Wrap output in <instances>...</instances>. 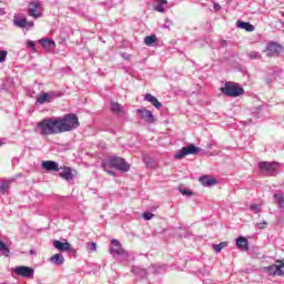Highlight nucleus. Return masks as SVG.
<instances>
[{"label":"nucleus","mask_w":284,"mask_h":284,"mask_svg":"<svg viewBox=\"0 0 284 284\" xmlns=\"http://www.w3.org/2000/svg\"><path fill=\"white\" fill-rule=\"evenodd\" d=\"M27 45H28L29 48H31L32 50H37V49L34 48V41H32V40H29V41L27 42Z\"/></svg>","instance_id":"a19ab883"},{"label":"nucleus","mask_w":284,"mask_h":284,"mask_svg":"<svg viewBox=\"0 0 284 284\" xmlns=\"http://www.w3.org/2000/svg\"><path fill=\"white\" fill-rule=\"evenodd\" d=\"M3 194H10V182L3 181L0 184V196Z\"/></svg>","instance_id":"a878e982"},{"label":"nucleus","mask_w":284,"mask_h":284,"mask_svg":"<svg viewBox=\"0 0 284 284\" xmlns=\"http://www.w3.org/2000/svg\"><path fill=\"white\" fill-rule=\"evenodd\" d=\"M89 252H97V243H88Z\"/></svg>","instance_id":"e433bc0d"},{"label":"nucleus","mask_w":284,"mask_h":284,"mask_svg":"<svg viewBox=\"0 0 284 284\" xmlns=\"http://www.w3.org/2000/svg\"><path fill=\"white\" fill-rule=\"evenodd\" d=\"M12 272L17 274V276H22V278H34V268L29 266H17L12 268Z\"/></svg>","instance_id":"1a4fd4ad"},{"label":"nucleus","mask_w":284,"mask_h":284,"mask_svg":"<svg viewBox=\"0 0 284 284\" xmlns=\"http://www.w3.org/2000/svg\"><path fill=\"white\" fill-rule=\"evenodd\" d=\"M136 114H140L141 119H143V121H145V123H155L156 122V118H154V114L152 113V111H150L145 108L138 109Z\"/></svg>","instance_id":"9d476101"},{"label":"nucleus","mask_w":284,"mask_h":284,"mask_svg":"<svg viewBox=\"0 0 284 284\" xmlns=\"http://www.w3.org/2000/svg\"><path fill=\"white\" fill-rule=\"evenodd\" d=\"M112 245H114V247H110V253L111 254H116V256H123V254H125V250H123V247H121V242H119L118 240H111Z\"/></svg>","instance_id":"f8f14e48"},{"label":"nucleus","mask_w":284,"mask_h":284,"mask_svg":"<svg viewBox=\"0 0 284 284\" xmlns=\"http://www.w3.org/2000/svg\"><path fill=\"white\" fill-rule=\"evenodd\" d=\"M1 145H3V142L0 140V148H1Z\"/></svg>","instance_id":"a18cd8bd"},{"label":"nucleus","mask_w":284,"mask_h":284,"mask_svg":"<svg viewBox=\"0 0 284 284\" xmlns=\"http://www.w3.org/2000/svg\"><path fill=\"white\" fill-rule=\"evenodd\" d=\"M29 253L31 254V256H33V254H37L34 250H31Z\"/></svg>","instance_id":"c03bdc74"},{"label":"nucleus","mask_w":284,"mask_h":284,"mask_svg":"<svg viewBox=\"0 0 284 284\" xmlns=\"http://www.w3.org/2000/svg\"><path fill=\"white\" fill-rule=\"evenodd\" d=\"M102 168L104 172H108L110 176H114V171L110 170V168H114L115 170H119L120 172H129L130 171V164L125 162V159L112 155L108 160L103 161Z\"/></svg>","instance_id":"f03ea898"},{"label":"nucleus","mask_w":284,"mask_h":284,"mask_svg":"<svg viewBox=\"0 0 284 284\" xmlns=\"http://www.w3.org/2000/svg\"><path fill=\"white\" fill-rule=\"evenodd\" d=\"M258 168L262 172H265L267 176H276L278 163L276 162H260Z\"/></svg>","instance_id":"423d86ee"},{"label":"nucleus","mask_w":284,"mask_h":284,"mask_svg":"<svg viewBox=\"0 0 284 284\" xmlns=\"http://www.w3.org/2000/svg\"><path fill=\"white\" fill-rule=\"evenodd\" d=\"M209 150H212V144L209 145Z\"/></svg>","instance_id":"49530a36"},{"label":"nucleus","mask_w":284,"mask_h":284,"mask_svg":"<svg viewBox=\"0 0 284 284\" xmlns=\"http://www.w3.org/2000/svg\"><path fill=\"white\" fill-rule=\"evenodd\" d=\"M0 256H10V247H8V245L0 240Z\"/></svg>","instance_id":"393cba45"},{"label":"nucleus","mask_w":284,"mask_h":284,"mask_svg":"<svg viewBox=\"0 0 284 284\" xmlns=\"http://www.w3.org/2000/svg\"><path fill=\"white\" fill-rule=\"evenodd\" d=\"M264 52L266 57H281L282 52H284V47L278 42L271 41L266 44Z\"/></svg>","instance_id":"39448f33"},{"label":"nucleus","mask_w":284,"mask_h":284,"mask_svg":"<svg viewBox=\"0 0 284 284\" xmlns=\"http://www.w3.org/2000/svg\"><path fill=\"white\" fill-rule=\"evenodd\" d=\"M200 274H202V276H209L210 267L205 266L204 268L200 270Z\"/></svg>","instance_id":"4c0bfd02"},{"label":"nucleus","mask_w":284,"mask_h":284,"mask_svg":"<svg viewBox=\"0 0 284 284\" xmlns=\"http://www.w3.org/2000/svg\"><path fill=\"white\" fill-rule=\"evenodd\" d=\"M277 263V274L278 276H284V263L283 261H278Z\"/></svg>","instance_id":"2f4dec72"},{"label":"nucleus","mask_w":284,"mask_h":284,"mask_svg":"<svg viewBox=\"0 0 284 284\" xmlns=\"http://www.w3.org/2000/svg\"><path fill=\"white\" fill-rule=\"evenodd\" d=\"M236 26L237 28H240V30H246V32H254V24H251L250 22H243L241 20H237Z\"/></svg>","instance_id":"aec40b11"},{"label":"nucleus","mask_w":284,"mask_h":284,"mask_svg":"<svg viewBox=\"0 0 284 284\" xmlns=\"http://www.w3.org/2000/svg\"><path fill=\"white\" fill-rule=\"evenodd\" d=\"M111 111L113 114H125L123 106L116 102H111Z\"/></svg>","instance_id":"5701e85b"},{"label":"nucleus","mask_w":284,"mask_h":284,"mask_svg":"<svg viewBox=\"0 0 284 284\" xmlns=\"http://www.w3.org/2000/svg\"><path fill=\"white\" fill-rule=\"evenodd\" d=\"M81 123L79 116L74 113L64 114L63 116L45 118L37 123L36 132L41 136H50L52 134H63L77 130Z\"/></svg>","instance_id":"f257e3e1"},{"label":"nucleus","mask_w":284,"mask_h":284,"mask_svg":"<svg viewBox=\"0 0 284 284\" xmlns=\"http://www.w3.org/2000/svg\"><path fill=\"white\" fill-rule=\"evenodd\" d=\"M7 57H8V51L1 50L0 51V63H3V61H6V59H7Z\"/></svg>","instance_id":"72a5a7b5"},{"label":"nucleus","mask_w":284,"mask_h":284,"mask_svg":"<svg viewBox=\"0 0 284 284\" xmlns=\"http://www.w3.org/2000/svg\"><path fill=\"white\" fill-rule=\"evenodd\" d=\"M50 262L53 263V265H63L65 257H63V254L58 253L50 257Z\"/></svg>","instance_id":"412c9836"},{"label":"nucleus","mask_w":284,"mask_h":284,"mask_svg":"<svg viewBox=\"0 0 284 284\" xmlns=\"http://www.w3.org/2000/svg\"><path fill=\"white\" fill-rule=\"evenodd\" d=\"M145 45H154V43H159V38L155 34L148 36L144 38Z\"/></svg>","instance_id":"cd10ccee"},{"label":"nucleus","mask_w":284,"mask_h":284,"mask_svg":"<svg viewBox=\"0 0 284 284\" xmlns=\"http://www.w3.org/2000/svg\"><path fill=\"white\" fill-rule=\"evenodd\" d=\"M13 26L17 28H26L27 30H30V28H34V22L28 21L26 18H14Z\"/></svg>","instance_id":"9b49d317"},{"label":"nucleus","mask_w":284,"mask_h":284,"mask_svg":"<svg viewBox=\"0 0 284 284\" xmlns=\"http://www.w3.org/2000/svg\"><path fill=\"white\" fill-rule=\"evenodd\" d=\"M142 216H143L144 221H152V219H154V213L144 212Z\"/></svg>","instance_id":"473e14b6"},{"label":"nucleus","mask_w":284,"mask_h":284,"mask_svg":"<svg viewBox=\"0 0 284 284\" xmlns=\"http://www.w3.org/2000/svg\"><path fill=\"white\" fill-rule=\"evenodd\" d=\"M200 183L203 185V187H212L219 183L216 179L210 178V175H203L199 179Z\"/></svg>","instance_id":"ddd939ff"},{"label":"nucleus","mask_w":284,"mask_h":284,"mask_svg":"<svg viewBox=\"0 0 284 284\" xmlns=\"http://www.w3.org/2000/svg\"><path fill=\"white\" fill-rule=\"evenodd\" d=\"M265 225H267V222L265 221L257 223V230H265Z\"/></svg>","instance_id":"ea45409f"},{"label":"nucleus","mask_w":284,"mask_h":284,"mask_svg":"<svg viewBox=\"0 0 284 284\" xmlns=\"http://www.w3.org/2000/svg\"><path fill=\"white\" fill-rule=\"evenodd\" d=\"M267 272L273 276H278V264L267 266Z\"/></svg>","instance_id":"c85d7f7f"},{"label":"nucleus","mask_w":284,"mask_h":284,"mask_svg":"<svg viewBox=\"0 0 284 284\" xmlns=\"http://www.w3.org/2000/svg\"><path fill=\"white\" fill-rule=\"evenodd\" d=\"M222 94L225 97H231L232 99H236V97H241L245 92L243 87L235 82H225L224 87L221 88Z\"/></svg>","instance_id":"20e7f679"},{"label":"nucleus","mask_w":284,"mask_h":284,"mask_svg":"<svg viewBox=\"0 0 284 284\" xmlns=\"http://www.w3.org/2000/svg\"><path fill=\"white\" fill-rule=\"evenodd\" d=\"M60 176L64 181H74V174H72V169L70 168L62 169V171L60 172Z\"/></svg>","instance_id":"6ab92c4d"},{"label":"nucleus","mask_w":284,"mask_h":284,"mask_svg":"<svg viewBox=\"0 0 284 284\" xmlns=\"http://www.w3.org/2000/svg\"><path fill=\"white\" fill-rule=\"evenodd\" d=\"M40 45H42V48H44V50H47L48 52H52V50L57 48V43L54 42V40L50 39H41Z\"/></svg>","instance_id":"f3484780"},{"label":"nucleus","mask_w":284,"mask_h":284,"mask_svg":"<svg viewBox=\"0 0 284 284\" xmlns=\"http://www.w3.org/2000/svg\"><path fill=\"white\" fill-rule=\"evenodd\" d=\"M53 247H55V250H59V252H67L68 250H70V242H61L59 240H54Z\"/></svg>","instance_id":"a211bd4d"},{"label":"nucleus","mask_w":284,"mask_h":284,"mask_svg":"<svg viewBox=\"0 0 284 284\" xmlns=\"http://www.w3.org/2000/svg\"><path fill=\"white\" fill-rule=\"evenodd\" d=\"M236 245L239 250H243L244 252H247V250H250L247 239L245 237L236 239Z\"/></svg>","instance_id":"4be33fe9"},{"label":"nucleus","mask_w":284,"mask_h":284,"mask_svg":"<svg viewBox=\"0 0 284 284\" xmlns=\"http://www.w3.org/2000/svg\"><path fill=\"white\" fill-rule=\"evenodd\" d=\"M274 201L280 210H284V195L283 193H275Z\"/></svg>","instance_id":"b1692460"},{"label":"nucleus","mask_w":284,"mask_h":284,"mask_svg":"<svg viewBox=\"0 0 284 284\" xmlns=\"http://www.w3.org/2000/svg\"><path fill=\"white\" fill-rule=\"evenodd\" d=\"M42 169L47 172H59V163L55 161H43Z\"/></svg>","instance_id":"4468645a"},{"label":"nucleus","mask_w":284,"mask_h":284,"mask_svg":"<svg viewBox=\"0 0 284 284\" xmlns=\"http://www.w3.org/2000/svg\"><path fill=\"white\" fill-rule=\"evenodd\" d=\"M251 211L254 212L255 214H258V212H261V205L251 204Z\"/></svg>","instance_id":"f704fd0d"},{"label":"nucleus","mask_w":284,"mask_h":284,"mask_svg":"<svg viewBox=\"0 0 284 284\" xmlns=\"http://www.w3.org/2000/svg\"><path fill=\"white\" fill-rule=\"evenodd\" d=\"M246 54L248 59H261L258 51H248Z\"/></svg>","instance_id":"7c9ffc66"},{"label":"nucleus","mask_w":284,"mask_h":284,"mask_svg":"<svg viewBox=\"0 0 284 284\" xmlns=\"http://www.w3.org/2000/svg\"><path fill=\"white\" fill-rule=\"evenodd\" d=\"M221 48H227V42L225 40H220Z\"/></svg>","instance_id":"79ce46f5"},{"label":"nucleus","mask_w":284,"mask_h":284,"mask_svg":"<svg viewBox=\"0 0 284 284\" xmlns=\"http://www.w3.org/2000/svg\"><path fill=\"white\" fill-rule=\"evenodd\" d=\"M163 272H165V265H151L148 271L139 266L132 268V273L140 278H148V274H163Z\"/></svg>","instance_id":"7ed1b4c3"},{"label":"nucleus","mask_w":284,"mask_h":284,"mask_svg":"<svg viewBox=\"0 0 284 284\" xmlns=\"http://www.w3.org/2000/svg\"><path fill=\"white\" fill-rule=\"evenodd\" d=\"M67 252H68V254H70V256L77 257V251L74 250V247H72V244H70Z\"/></svg>","instance_id":"c9c22d12"},{"label":"nucleus","mask_w":284,"mask_h":284,"mask_svg":"<svg viewBox=\"0 0 284 284\" xmlns=\"http://www.w3.org/2000/svg\"><path fill=\"white\" fill-rule=\"evenodd\" d=\"M213 8H214V10L219 11V10H221V4L214 3Z\"/></svg>","instance_id":"37998d69"},{"label":"nucleus","mask_w":284,"mask_h":284,"mask_svg":"<svg viewBox=\"0 0 284 284\" xmlns=\"http://www.w3.org/2000/svg\"><path fill=\"white\" fill-rule=\"evenodd\" d=\"M224 247H227V242H221L220 244H214L213 250L217 254L221 252V250H224Z\"/></svg>","instance_id":"c756f323"},{"label":"nucleus","mask_w":284,"mask_h":284,"mask_svg":"<svg viewBox=\"0 0 284 284\" xmlns=\"http://www.w3.org/2000/svg\"><path fill=\"white\" fill-rule=\"evenodd\" d=\"M28 14L33 19H41L43 13L41 12V2L32 0L28 6Z\"/></svg>","instance_id":"6e6552de"},{"label":"nucleus","mask_w":284,"mask_h":284,"mask_svg":"<svg viewBox=\"0 0 284 284\" xmlns=\"http://www.w3.org/2000/svg\"><path fill=\"white\" fill-rule=\"evenodd\" d=\"M165 8H168V0H158L155 4L156 12H165Z\"/></svg>","instance_id":"bb28decb"},{"label":"nucleus","mask_w":284,"mask_h":284,"mask_svg":"<svg viewBox=\"0 0 284 284\" xmlns=\"http://www.w3.org/2000/svg\"><path fill=\"white\" fill-rule=\"evenodd\" d=\"M144 101H149V103H151L156 110H161V108H163V104L159 101V99L151 93L145 94Z\"/></svg>","instance_id":"dca6fc26"},{"label":"nucleus","mask_w":284,"mask_h":284,"mask_svg":"<svg viewBox=\"0 0 284 284\" xmlns=\"http://www.w3.org/2000/svg\"><path fill=\"white\" fill-rule=\"evenodd\" d=\"M54 101V93H43L37 98V103L43 105V103H52Z\"/></svg>","instance_id":"2eb2a0df"},{"label":"nucleus","mask_w":284,"mask_h":284,"mask_svg":"<svg viewBox=\"0 0 284 284\" xmlns=\"http://www.w3.org/2000/svg\"><path fill=\"white\" fill-rule=\"evenodd\" d=\"M181 194H183V196H192V191L190 190H180Z\"/></svg>","instance_id":"58836bf2"},{"label":"nucleus","mask_w":284,"mask_h":284,"mask_svg":"<svg viewBox=\"0 0 284 284\" xmlns=\"http://www.w3.org/2000/svg\"><path fill=\"white\" fill-rule=\"evenodd\" d=\"M201 152V148L194 145V144H189L181 150L176 152L174 155L175 159H183L184 156H187L190 154H199Z\"/></svg>","instance_id":"0eeeda50"}]
</instances>
